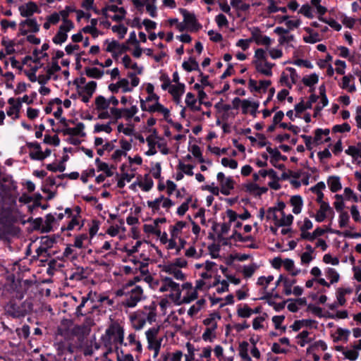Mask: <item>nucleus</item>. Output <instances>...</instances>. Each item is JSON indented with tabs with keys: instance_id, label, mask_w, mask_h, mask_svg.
<instances>
[{
	"instance_id": "cd10ccee",
	"label": "nucleus",
	"mask_w": 361,
	"mask_h": 361,
	"mask_svg": "<svg viewBox=\"0 0 361 361\" xmlns=\"http://www.w3.org/2000/svg\"><path fill=\"white\" fill-rule=\"evenodd\" d=\"M147 111L150 113L158 112L161 114L166 119L170 116L169 110L164 107L159 102H155L154 104H150L147 107Z\"/></svg>"
},
{
	"instance_id": "39448f33",
	"label": "nucleus",
	"mask_w": 361,
	"mask_h": 361,
	"mask_svg": "<svg viewBox=\"0 0 361 361\" xmlns=\"http://www.w3.org/2000/svg\"><path fill=\"white\" fill-rule=\"evenodd\" d=\"M12 221L10 210L0 206V240L4 239L10 233Z\"/></svg>"
},
{
	"instance_id": "052dcab7",
	"label": "nucleus",
	"mask_w": 361,
	"mask_h": 361,
	"mask_svg": "<svg viewBox=\"0 0 361 361\" xmlns=\"http://www.w3.org/2000/svg\"><path fill=\"white\" fill-rule=\"evenodd\" d=\"M1 44L5 47L6 54H11L15 52L14 42L7 38L4 37L1 40Z\"/></svg>"
},
{
	"instance_id": "f3484780",
	"label": "nucleus",
	"mask_w": 361,
	"mask_h": 361,
	"mask_svg": "<svg viewBox=\"0 0 361 361\" xmlns=\"http://www.w3.org/2000/svg\"><path fill=\"white\" fill-rule=\"evenodd\" d=\"M257 71L266 76L272 75V68L274 63L267 61H253Z\"/></svg>"
},
{
	"instance_id": "72a5a7b5",
	"label": "nucleus",
	"mask_w": 361,
	"mask_h": 361,
	"mask_svg": "<svg viewBox=\"0 0 361 361\" xmlns=\"http://www.w3.org/2000/svg\"><path fill=\"white\" fill-rule=\"evenodd\" d=\"M149 149L145 152L147 156H152L157 154L156 147L157 146L158 141L156 140V137L152 135H149L146 138Z\"/></svg>"
},
{
	"instance_id": "4be33fe9",
	"label": "nucleus",
	"mask_w": 361,
	"mask_h": 361,
	"mask_svg": "<svg viewBox=\"0 0 361 361\" xmlns=\"http://www.w3.org/2000/svg\"><path fill=\"white\" fill-rule=\"evenodd\" d=\"M330 130L328 128L322 129L317 128L314 131V142L316 145L323 143L324 142H329L331 137H329Z\"/></svg>"
},
{
	"instance_id": "dca6fc26",
	"label": "nucleus",
	"mask_w": 361,
	"mask_h": 361,
	"mask_svg": "<svg viewBox=\"0 0 361 361\" xmlns=\"http://www.w3.org/2000/svg\"><path fill=\"white\" fill-rule=\"evenodd\" d=\"M80 211V207H76L77 214H79ZM80 222H81L80 216H79L78 215H74L69 220V221L67 224V226H63L61 229L62 231H73L75 229L80 230L81 228V227L83 226V224H80Z\"/></svg>"
},
{
	"instance_id": "f03ea898",
	"label": "nucleus",
	"mask_w": 361,
	"mask_h": 361,
	"mask_svg": "<svg viewBox=\"0 0 361 361\" xmlns=\"http://www.w3.org/2000/svg\"><path fill=\"white\" fill-rule=\"evenodd\" d=\"M117 295L125 296L123 304L128 307H135L144 298L143 290L140 286H130L123 290H118Z\"/></svg>"
},
{
	"instance_id": "7ed1b4c3",
	"label": "nucleus",
	"mask_w": 361,
	"mask_h": 361,
	"mask_svg": "<svg viewBox=\"0 0 361 361\" xmlns=\"http://www.w3.org/2000/svg\"><path fill=\"white\" fill-rule=\"evenodd\" d=\"M32 308L31 302L27 300L18 303L16 300H11L6 305V312L13 317L18 318L29 313Z\"/></svg>"
},
{
	"instance_id": "a211bd4d",
	"label": "nucleus",
	"mask_w": 361,
	"mask_h": 361,
	"mask_svg": "<svg viewBox=\"0 0 361 361\" xmlns=\"http://www.w3.org/2000/svg\"><path fill=\"white\" fill-rule=\"evenodd\" d=\"M84 123L80 122L77 123L75 128H70L67 126L66 128L62 129L61 131L64 135L84 137L85 135V133H84Z\"/></svg>"
},
{
	"instance_id": "f704fd0d",
	"label": "nucleus",
	"mask_w": 361,
	"mask_h": 361,
	"mask_svg": "<svg viewBox=\"0 0 361 361\" xmlns=\"http://www.w3.org/2000/svg\"><path fill=\"white\" fill-rule=\"evenodd\" d=\"M328 186L333 192L340 190L342 188L340 178L338 176H331L327 180Z\"/></svg>"
},
{
	"instance_id": "338daca9",
	"label": "nucleus",
	"mask_w": 361,
	"mask_h": 361,
	"mask_svg": "<svg viewBox=\"0 0 361 361\" xmlns=\"http://www.w3.org/2000/svg\"><path fill=\"white\" fill-rule=\"evenodd\" d=\"M360 150H361V143H359L357 146H349L345 152L353 157H357L360 154Z\"/></svg>"
},
{
	"instance_id": "bb28decb",
	"label": "nucleus",
	"mask_w": 361,
	"mask_h": 361,
	"mask_svg": "<svg viewBox=\"0 0 361 361\" xmlns=\"http://www.w3.org/2000/svg\"><path fill=\"white\" fill-rule=\"evenodd\" d=\"M167 90H169V92L173 96L174 100L178 102L185 92V85L183 83L171 85Z\"/></svg>"
},
{
	"instance_id": "a18cd8bd",
	"label": "nucleus",
	"mask_w": 361,
	"mask_h": 361,
	"mask_svg": "<svg viewBox=\"0 0 361 361\" xmlns=\"http://www.w3.org/2000/svg\"><path fill=\"white\" fill-rule=\"evenodd\" d=\"M216 329L214 328H206L202 336V339L204 341L212 342L216 337Z\"/></svg>"
},
{
	"instance_id": "603ef678",
	"label": "nucleus",
	"mask_w": 361,
	"mask_h": 361,
	"mask_svg": "<svg viewBox=\"0 0 361 361\" xmlns=\"http://www.w3.org/2000/svg\"><path fill=\"white\" fill-rule=\"evenodd\" d=\"M248 343L246 341L242 342L239 345V355L245 360L251 361V358L248 355Z\"/></svg>"
},
{
	"instance_id": "69168bd1",
	"label": "nucleus",
	"mask_w": 361,
	"mask_h": 361,
	"mask_svg": "<svg viewBox=\"0 0 361 361\" xmlns=\"http://www.w3.org/2000/svg\"><path fill=\"white\" fill-rule=\"evenodd\" d=\"M295 282L296 281L295 279L290 280L288 278L284 279L283 292L286 295H290L292 294V287Z\"/></svg>"
},
{
	"instance_id": "7c9ffc66",
	"label": "nucleus",
	"mask_w": 361,
	"mask_h": 361,
	"mask_svg": "<svg viewBox=\"0 0 361 361\" xmlns=\"http://www.w3.org/2000/svg\"><path fill=\"white\" fill-rule=\"evenodd\" d=\"M221 319V316L219 313L214 312L209 315V317L203 320V324L207 326L206 328L217 329V320Z\"/></svg>"
},
{
	"instance_id": "e433bc0d",
	"label": "nucleus",
	"mask_w": 361,
	"mask_h": 361,
	"mask_svg": "<svg viewBox=\"0 0 361 361\" xmlns=\"http://www.w3.org/2000/svg\"><path fill=\"white\" fill-rule=\"evenodd\" d=\"M182 67L185 71L188 72H191L192 71H200L199 63L192 57H190L188 61H184L182 63Z\"/></svg>"
},
{
	"instance_id": "c85d7f7f",
	"label": "nucleus",
	"mask_w": 361,
	"mask_h": 361,
	"mask_svg": "<svg viewBox=\"0 0 361 361\" xmlns=\"http://www.w3.org/2000/svg\"><path fill=\"white\" fill-rule=\"evenodd\" d=\"M135 264L136 265V269L139 270L141 275L144 276V279L147 282H150L152 280V277L149 274L148 270V263L144 262H135Z\"/></svg>"
},
{
	"instance_id": "49530a36",
	"label": "nucleus",
	"mask_w": 361,
	"mask_h": 361,
	"mask_svg": "<svg viewBox=\"0 0 361 361\" xmlns=\"http://www.w3.org/2000/svg\"><path fill=\"white\" fill-rule=\"evenodd\" d=\"M127 340L128 341L129 345H134L135 346V350L138 353H140L142 351V344L140 342V341L137 338V335L135 333L130 334L128 337Z\"/></svg>"
},
{
	"instance_id": "9d476101",
	"label": "nucleus",
	"mask_w": 361,
	"mask_h": 361,
	"mask_svg": "<svg viewBox=\"0 0 361 361\" xmlns=\"http://www.w3.org/2000/svg\"><path fill=\"white\" fill-rule=\"evenodd\" d=\"M217 180L221 186V192L224 195H228L233 189V180L232 178H226L224 173L219 172L216 176Z\"/></svg>"
},
{
	"instance_id": "864d4df0",
	"label": "nucleus",
	"mask_w": 361,
	"mask_h": 361,
	"mask_svg": "<svg viewBox=\"0 0 361 361\" xmlns=\"http://www.w3.org/2000/svg\"><path fill=\"white\" fill-rule=\"evenodd\" d=\"M282 218L279 220H277V225L279 226H290L292 224L293 221V216L292 214L286 215L283 212H281Z\"/></svg>"
},
{
	"instance_id": "9b49d317",
	"label": "nucleus",
	"mask_w": 361,
	"mask_h": 361,
	"mask_svg": "<svg viewBox=\"0 0 361 361\" xmlns=\"http://www.w3.org/2000/svg\"><path fill=\"white\" fill-rule=\"evenodd\" d=\"M319 209L314 215V219L317 222H323L329 215H334L333 209L327 202H319Z\"/></svg>"
},
{
	"instance_id": "412c9836",
	"label": "nucleus",
	"mask_w": 361,
	"mask_h": 361,
	"mask_svg": "<svg viewBox=\"0 0 361 361\" xmlns=\"http://www.w3.org/2000/svg\"><path fill=\"white\" fill-rule=\"evenodd\" d=\"M18 10L21 16L29 18L37 11L38 8L35 3L29 1L19 6Z\"/></svg>"
},
{
	"instance_id": "a19ab883",
	"label": "nucleus",
	"mask_w": 361,
	"mask_h": 361,
	"mask_svg": "<svg viewBox=\"0 0 361 361\" xmlns=\"http://www.w3.org/2000/svg\"><path fill=\"white\" fill-rule=\"evenodd\" d=\"M283 265L286 270L289 271L292 276H297L300 272V269H295V264L293 259H285L283 260Z\"/></svg>"
},
{
	"instance_id": "aec40b11",
	"label": "nucleus",
	"mask_w": 361,
	"mask_h": 361,
	"mask_svg": "<svg viewBox=\"0 0 361 361\" xmlns=\"http://www.w3.org/2000/svg\"><path fill=\"white\" fill-rule=\"evenodd\" d=\"M182 287L184 289H188V291L183 298H180V300L178 302L190 303L197 298V292L195 289L192 288L191 283H183Z\"/></svg>"
},
{
	"instance_id": "6e6d98bb",
	"label": "nucleus",
	"mask_w": 361,
	"mask_h": 361,
	"mask_svg": "<svg viewBox=\"0 0 361 361\" xmlns=\"http://www.w3.org/2000/svg\"><path fill=\"white\" fill-rule=\"evenodd\" d=\"M317 348H321L322 350L324 351L326 350L327 345L324 341L319 340L310 345L307 349V353L310 354L312 353L313 351H314Z\"/></svg>"
},
{
	"instance_id": "de8ad7c7",
	"label": "nucleus",
	"mask_w": 361,
	"mask_h": 361,
	"mask_svg": "<svg viewBox=\"0 0 361 361\" xmlns=\"http://www.w3.org/2000/svg\"><path fill=\"white\" fill-rule=\"evenodd\" d=\"M306 31L310 33V35L303 37V40L306 43L314 44L320 41L319 35L318 33L312 32V30L309 27L306 29Z\"/></svg>"
},
{
	"instance_id": "1a4fd4ad",
	"label": "nucleus",
	"mask_w": 361,
	"mask_h": 361,
	"mask_svg": "<svg viewBox=\"0 0 361 361\" xmlns=\"http://www.w3.org/2000/svg\"><path fill=\"white\" fill-rule=\"evenodd\" d=\"M233 105L235 109H238L240 103L242 104L243 113L246 114L248 111V107L252 108L251 114L254 116H256L257 109L259 107L258 102H252L247 99L240 100L238 97H235L233 99Z\"/></svg>"
},
{
	"instance_id": "c756f323",
	"label": "nucleus",
	"mask_w": 361,
	"mask_h": 361,
	"mask_svg": "<svg viewBox=\"0 0 361 361\" xmlns=\"http://www.w3.org/2000/svg\"><path fill=\"white\" fill-rule=\"evenodd\" d=\"M290 203L293 207V212L295 214H298L301 212L303 201L300 195H294L290 200Z\"/></svg>"
},
{
	"instance_id": "ea45409f",
	"label": "nucleus",
	"mask_w": 361,
	"mask_h": 361,
	"mask_svg": "<svg viewBox=\"0 0 361 361\" xmlns=\"http://www.w3.org/2000/svg\"><path fill=\"white\" fill-rule=\"evenodd\" d=\"M321 0H311V4L312 6H314L317 9V12L319 14V19L321 21L326 22V20H324L322 18V16H324L326 12L327 11V9L326 7L322 6L320 4Z\"/></svg>"
},
{
	"instance_id": "ddd939ff",
	"label": "nucleus",
	"mask_w": 361,
	"mask_h": 361,
	"mask_svg": "<svg viewBox=\"0 0 361 361\" xmlns=\"http://www.w3.org/2000/svg\"><path fill=\"white\" fill-rule=\"evenodd\" d=\"M180 13L183 16V21L191 30H198L201 27L194 13H190L185 8H180Z\"/></svg>"
},
{
	"instance_id": "4c0bfd02",
	"label": "nucleus",
	"mask_w": 361,
	"mask_h": 361,
	"mask_svg": "<svg viewBox=\"0 0 361 361\" xmlns=\"http://www.w3.org/2000/svg\"><path fill=\"white\" fill-rule=\"evenodd\" d=\"M257 284L262 287L263 293L264 294L263 297L260 299H269L272 296V293L267 292V288L269 284L266 280L265 276H260L257 279Z\"/></svg>"
},
{
	"instance_id": "20e7f679",
	"label": "nucleus",
	"mask_w": 361,
	"mask_h": 361,
	"mask_svg": "<svg viewBox=\"0 0 361 361\" xmlns=\"http://www.w3.org/2000/svg\"><path fill=\"white\" fill-rule=\"evenodd\" d=\"M159 290L161 293L170 291L171 293V297H172L176 302L180 300L181 290L179 283L175 282L171 277L162 276Z\"/></svg>"
},
{
	"instance_id": "e2e57ef3",
	"label": "nucleus",
	"mask_w": 361,
	"mask_h": 361,
	"mask_svg": "<svg viewBox=\"0 0 361 361\" xmlns=\"http://www.w3.org/2000/svg\"><path fill=\"white\" fill-rule=\"evenodd\" d=\"M298 12L307 18L311 19L314 18L313 10L309 4L302 5Z\"/></svg>"
},
{
	"instance_id": "6e6552de",
	"label": "nucleus",
	"mask_w": 361,
	"mask_h": 361,
	"mask_svg": "<svg viewBox=\"0 0 361 361\" xmlns=\"http://www.w3.org/2000/svg\"><path fill=\"white\" fill-rule=\"evenodd\" d=\"M160 326H153L149 329L146 332V338L147 341L148 348L161 346L163 341L162 337H158Z\"/></svg>"
},
{
	"instance_id": "0eeeda50",
	"label": "nucleus",
	"mask_w": 361,
	"mask_h": 361,
	"mask_svg": "<svg viewBox=\"0 0 361 361\" xmlns=\"http://www.w3.org/2000/svg\"><path fill=\"white\" fill-rule=\"evenodd\" d=\"M74 27L73 22H67L66 25L61 24L58 32L53 37L52 41L56 44H61L65 42L68 38V32Z\"/></svg>"
},
{
	"instance_id": "4d7b16f0",
	"label": "nucleus",
	"mask_w": 361,
	"mask_h": 361,
	"mask_svg": "<svg viewBox=\"0 0 361 361\" xmlns=\"http://www.w3.org/2000/svg\"><path fill=\"white\" fill-rule=\"evenodd\" d=\"M88 240V236L87 234H80L75 238L73 247L77 248H82L85 247V242Z\"/></svg>"
},
{
	"instance_id": "8fccbe9b",
	"label": "nucleus",
	"mask_w": 361,
	"mask_h": 361,
	"mask_svg": "<svg viewBox=\"0 0 361 361\" xmlns=\"http://www.w3.org/2000/svg\"><path fill=\"white\" fill-rule=\"evenodd\" d=\"M258 266L256 264L245 265L243 267L242 273L245 278L248 279L254 274Z\"/></svg>"
},
{
	"instance_id": "2f4dec72",
	"label": "nucleus",
	"mask_w": 361,
	"mask_h": 361,
	"mask_svg": "<svg viewBox=\"0 0 361 361\" xmlns=\"http://www.w3.org/2000/svg\"><path fill=\"white\" fill-rule=\"evenodd\" d=\"M20 27L27 26L29 31L32 32H37L39 30V25L37 23L35 18H27L19 24Z\"/></svg>"
},
{
	"instance_id": "0e129e2a",
	"label": "nucleus",
	"mask_w": 361,
	"mask_h": 361,
	"mask_svg": "<svg viewBox=\"0 0 361 361\" xmlns=\"http://www.w3.org/2000/svg\"><path fill=\"white\" fill-rule=\"evenodd\" d=\"M123 111V118L129 120L138 112V108L136 105H133L129 109H124Z\"/></svg>"
},
{
	"instance_id": "680f3d73",
	"label": "nucleus",
	"mask_w": 361,
	"mask_h": 361,
	"mask_svg": "<svg viewBox=\"0 0 361 361\" xmlns=\"http://www.w3.org/2000/svg\"><path fill=\"white\" fill-rule=\"evenodd\" d=\"M63 255L70 259L74 260L78 258V254L72 245H68L63 251Z\"/></svg>"
},
{
	"instance_id": "b1692460",
	"label": "nucleus",
	"mask_w": 361,
	"mask_h": 361,
	"mask_svg": "<svg viewBox=\"0 0 361 361\" xmlns=\"http://www.w3.org/2000/svg\"><path fill=\"white\" fill-rule=\"evenodd\" d=\"M163 271L173 276L176 280L184 281L185 279V276L183 271L174 265H165L163 268Z\"/></svg>"
},
{
	"instance_id": "473e14b6",
	"label": "nucleus",
	"mask_w": 361,
	"mask_h": 361,
	"mask_svg": "<svg viewBox=\"0 0 361 361\" xmlns=\"http://www.w3.org/2000/svg\"><path fill=\"white\" fill-rule=\"evenodd\" d=\"M354 80V77L352 75H345L342 78V84L341 87L342 89H346L349 92H353L356 90V87L354 83L350 84V82Z\"/></svg>"
},
{
	"instance_id": "774afa93",
	"label": "nucleus",
	"mask_w": 361,
	"mask_h": 361,
	"mask_svg": "<svg viewBox=\"0 0 361 361\" xmlns=\"http://www.w3.org/2000/svg\"><path fill=\"white\" fill-rule=\"evenodd\" d=\"M146 11L152 18L157 16V9L155 3L152 1H147L145 4Z\"/></svg>"
},
{
	"instance_id": "f8f14e48",
	"label": "nucleus",
	"mask_w": 361,
	"mask_h": 361,
	"mask_svg": "<svg viewBox=\"0 0 361 361\" xmlns=\"http://www.w3.org/2000/svg\"><path fill=\"white\" fill-rule=\"evenodd\" d=\"M118 12V14H116L112 16V20L116 22H120L125 18L126 11L123 7H118L116 5H109L102 9V14L105 17H107V11Z\"/></svg>"
},
{
	"instance_id": "5701e85b",
	"label": "nucleus",
	"mask_w": 361,
	"mask_h": 361,
	"mask_svg": "<svg viewBox=\"0 0 361 361\" xmlns=\"http://www.w3.org/2000/svg\"><path fill=\"white\" fill-rule=\"evenodd\" d=\"M8 103L10 105V107L6 111V114L8 116L12 117L13 119H16L19 117V113L20 110V104L19 103H16V99L13 97H11L8 100Z\"/></svg>"
},
{
	"instance_id": "79ce46f5",
	"label": "nucleus",
	"mask_w": 361,
	"mask_h": 361,
	"mask_svg": "<svg viewBox=\"0 0 361 361\" xmlns=\"http://www.w3.org/2000/svg\"><path fill=\"white\" fill-rule=\"evenodd\" d=\"M161 357L164 361H181L183 353L180 350H176L173 353L162 354Z\"/></svg>"
},
{
	"instance_id": "5fc2aeb1",
	"label": "nucleus",
	"mask_w": 361,
	"mask_h": 361,
	"mask_svg": "<svg viewBox=\"0 0 361 361\" xmlns=\"http://www.w3.org/2000/svg\"><path fill=\"white\" fill-rule=\"evenodd\" d=\"M302 81L305 85L311 87L318 82L319 77L316 73H312L304 77Z\"/></svg>"
},
{
	"instance_id": "bf43d9fd",
	"label": "nucleus",
	"mask_w": 361,
	"mask_h": 361,
	"mask_svg": "<svg viewBox=\"0 0 361 361\" xmlns=\"http://www.w3.org/2000/svg\"><path fill=\"white\" fill-rule=\"evenodd\" d=\"M309 335L308 331H302L297 336V338L300 339L298 344L301 347H304L307 343L312 341V339L308 338Z\"/></svg>"
},
{
	"instance_id": "3c124183",
	"label": "nucleus",
	"mask_w": 361,
	"mask_h": 361,
	"mask_svg": "<svg viewBox=\"0 0 361 361\" xmlns=\"http://www.w3.org/2000/svg\"><path fill=\"white\" fill-rule=\"evenodd\" d=\"M161 195L154 200H149L147 202V206L151 209L153 213L159 212L161 207Z\"/></svg>"
},
{
	"instance_id": "4468645a",
	"label": "nucleus",
	"mask_w": 361,
	"mask_h": 361,
	"mask_svg": "<svg viewBox=\"0 0 361 361\" xmlns=\"http://www.w3.org/2000/svg\"><path fill=\"white\" fill-rule=\"evenodd\" d=\"M185 230L188 232L190 226L185 221H177L174 225L170 226V232L172 238H178L181 240V233Z\"/></svg>"
},
{
	"instance_id": "2eb2a0df",
	"label": "nucleus",
	"mask_w": 361,
	"mask_h": 361,
	"mask_svg": "<svg viewBox=\"0 0 361 361\" xmlns=\"http://www.w3.org/2000/svg\"><path fill=\"white\" fill-rule=\"evenodd\" d=\"M16 188V185L11 176H6L0 179V197Z\"/></svg>"
},
{
	"instance_id": "37998d69",
	"label": "nucleus",
	"mask_w": 361,
	"mask_h": 361,
	"mask_svg": "<svg viewBox=\"0 0 361 361\" xmlns=\"http://www.w3.org/2000/svg\"><path fill=\"white\" fill-rule=\"evenodd\" d=\"M85 72L87 76L95 79H99L104 75V71L97 68H86Z\"/></svg>"
},
{
	"instance_id": "58836bf2",
	"label": "nucleus",
	"mask_w": 361,
	"mask_h": 361,
	"mask_svg": "<svg viewBox=\"0 0 361 361\" xmlns=\"http://www.w3.org/2000/svg\"><path fill=\"white\" fill-rule=\"evenodd\" d=\"M26 146L32 149L30 153L29 156L33 160H37V158H36V154L38 153V152H42L40 145L37 142H27Z\"/></svg>"
},
{
	"instance_id": "f257e3e1",
	"label": "nucleus",
	"mask_w": 361,
	"mask_h": 361,
	"mask_svg": "<svg viewBox=\"0 0 361 361\" xmlns=\"http://www.w3.org/2000/svg\"><path fill=\"white\" fill-rule=\"evenodd\" d=\"M156 318L157 312L154 307H145L144 310L134 312L129 317L132 326L137 331L141 330L147 322L152 324Z\"/></svg>"
},
{
	"instance_id": "a878e982",
	"label": "nucleus",
	"mask_w": 361,
	"mask_h": 361,
	"mask_svg": "<svg viewBox=\"0 0 361 361\" xmlns=\"http://www.w3.org/2000/svg\"><path fill=\"white\" fill-rule=\"evenodd\" d=\"M105 44H107L106 51L110 53H114V51H118V54H122L128 49V47L125 44H121L116 40L109 42V40L106 39L105 40Z\"/></svg>"
},
{
	"instance_id": "c03bdc74",
	"label": "nucleus",
	"mask_w": 361,
	"mask_h": 361,
	"mask_svg": "<svg viewBox=\"0 0 361 361\" xmlns=\"http://www.w3.org/2000/svg\"><path fill=\"white\" fill-rule=\"evenodd\" d=\"M101 340L104 347H114L116 350L118 349V345H120L119 342L114 341V339L108 336L106 334L102 336Z\"/></svg>"
},
{
	"instance_id": "6ab92c4d",
	"label": "nucleus",
	"mask_w": 361,
	"mask_h": 361,
	"mask_svg": "<svg viewBox=\"0 0 361 361\" xmlns=\"http://www.w3.org/2000/svg\"><path fill=\"white\" fill-rule=\"evenodd\" d=\"M56 219L51 214H47L46 216V219L44 221L42 219L39 218L35 219V222L41 225V230L42 233H48L52 230L53 224L54 223Z\"/></svg>"
},
{
	"instance_id": "423d86ee",
	"label": "nucleus",
	"mask_w": 361,
	"mask_h": 361,
	"mask_svg": "<svg viewBox=\"0 0 361 361\" xmlns=\"http://www.w3.org/2000/svg\"><path fill=\"white\" fill-rule=\"evenodd\" d=\"M105 334L114 341H118L120 345H127V343H124L123 327L118 322H111L106 329Z\"/></svg>"
},
{
	"instance_id": "13d9d810",
	"label": "nucleus",
	"mask_w": 361,
	"mask_h": 361,
	"mask_svg": "<svg viewBox=\"0 0 361 361\" xmlns=\"http://www.w3.org/2000/svg\"><path fill=\"white\" fill-rule=\"evenodd\" d=\"M326 274L331 284L337 283L339 280V274L334 268H328L326 271Z\"/></svg>"
},
{
	"instance_id": "c9c22d12",
	"label": "nucleus",
	"mask_w": 361,
	"mask_h": 361,
	"mask_svg": "<svg viewBox=\"0 0 361 361\" xmlns=\"http://www.w3.org/2000/svg\"><path fill=\"white\" fill-rule=\"evenodd\" d=\"M95 109L97 111H103V110H107L109 107V102L107 101V99H106L104 97L99 95L95 98Z\"/></svg>"
},
{
	"instance_id": "09e8293b",
	"label": "nucleus",
	"mask_w": 361,
	"mask_h": 361,
	"mask_svg": "<svg viewBox=\"0 0 361 361\" xmlns=\"http://www.w3.org/2000/svg\"><path fill=\"white\" fill-rule=\"evenodd\" d=\"M237 314L241 318H249L252 314V309L247 305H244L243 307H238Z\"/></svg>"
},
{
	"instance_id": "393cba45",
	"label": "nucleus",
	"mask_w": 361,
	"mask_h": 361,
	"mask_svg": "<svg viewBox=\"0 0 361 361\" xmlns=\"http://www.w3.org/2000/svg\"><path fill=\"white\" fill-rule=\"evenodd\" d=\"M252 39L257 44H262L265 46H269L271 44V39L266 35H262L258 29H256L252 32Z\"/></svg>"
}]
</instances>
